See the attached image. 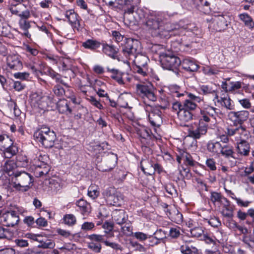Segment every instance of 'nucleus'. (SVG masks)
<instances>
[{
	"mask_svg": "<svg viewBox=\"0 0 254 254\" xmlns=\"http://www.w3.org/2000/svg\"><path fill=\"white\" fill-rule=\"evenodd\" d=\"M117 156L113 153H108L104 158V164L106 166L100 169L101 171H108L113 169L117 163Z\"/></svg>",
	"mask_w": 254,
	"mask_h": 254,
	"instance_id": "16",
	"label": "nucleus"
},
{
	"mask_svg": "<svg viewBox=\"0 0 254 254\" xmlns=\"http://www.w3.org/2000/svg\"><path fill=\"white\" fill-rule=\"evenodd\" d=\"M236 150L241 156H248L250 152V145L247 141L237 142Z\"/></svg>",
	"mask_w": 254,
	"mask_h": 254,
	"instance_id": "21",
	"label": "nucleus"
},
{
	"mask_svg": "<svg viewBox=\"0 0 254 254\" xmlns=\"http://www.w3.org/2000/svg\"><path fill=\"white\" fill-rule=\"evenodd\" d=\"M145 110L148 112V117L150 124L154 127L160 126L162 122L160 111L150 106H146Z\"/></svg>",
	"mask_w": 254,
	"mask_h": 254,
	"instance_id": "11",
	"label": "nucleus"
},
{
	"mask_svg": "<svg viewBox=\"0 0 254 254\" xmlns=\"http://www.w3.org/2000/svg\"><path fill=\"white\" fill-rule=\"evenodd\" d=\"M221 145L219 141L215 142L209 141L207 143V148L209 152L219 155Z\"/></svg>",
	"mask_w": 254,
	"mask_h": 254,
	"instance_id": "34",
	"label": "nucleus"
},
{
	"mask_svg": "<svg viewBox=\"0 0 254 254\" xmlns=\"http://www.w3.org/2000/svg\"><path fill=\"white\" fill-rule=\"evenodd\" d=\"M249 117V112L246 110L231 111L228 114V119L236 126L242 125L248 120Z\"/></svg>",
	"mask_w": 254,
	"mask_h": 254,
	"instance_id": "9",
	"label": "nucleus"
},
{
	"mask_svg": "<svg viewBox=\"0 0 254 254\" xmlns=\"http://www.w3.org/2000/svg\"><path fill=\"white\" fill-rule=\"evenodd\" d=\"M177 160L179 164L181 161H183L187 165L191 166L194 165V161L191 155L185 151H183L180 155H177Z\"/></svg>",
	"mask_w": 254,
	"mask_h": 254,
	"instance_id": "25",
	"label": "nucleus"
},
{
	"mask_svg": "<svg viewBox=\"0 0 254 254\" xmlns=\"http://www.w3.org/2000/svg\"><path fill=\"white\" fill-rule=\"evenodd\" d=\"M17 190L26 191L29 188V185L32 183L31 176L24 171L17 170Z\"/></svg>",
	"mask_w": 254,
	"mask_h": 254,
	"instance_id": "8",
	"label": "nucleus"
},
{
	"mask_svg": "<svg viewBox=\"0 0 254 254\" xmlns=\"http://www.w3.org/2000/svg\"><path fill=\"white\" fill-rule=\"evenodd\" d=\"M51 99L47 95H43L42 93H34L30 96V103L34 107L44 110L48 106Z\"/></svg>",
	"mask_w": 254,
	"mask_h": 254,
	"instance_id": "6",
	"label": "nucleus"
},
{
	"mask_svg": "<svg viewBox=\"0 0 254 254\" xmlns=\"http://www.w3.org/2000/svg\"><path fill=\"white\" fill-rule=\"evenodd\" d=\"M233 154L234 151L232 146L227 145H221L219 154L224 156L225 158H229L230 157H233Z\"/></svg>",
	"mask_w": 254,
	"mask_h": 254,
	"instance_id": "35",
	"label": "nucleus"
},
{
	"mask_svg": "<svg viewBox=\"0 0 254 254\" xmlns=\"http://www.w3.org/2000/svg\"><path fill=\"white\" fill-rule=\"evenodd\" d=\"M7 7L12 14H16V0H7Z\"/></svg>",
	"mask_w": 254,
	"mask_h": 254,
	"instance_id": "63",
	"label": "nucleus"
},
{
	"mask_svg": "<svg viewBox=\"0 0 254 254\" xmlns=\"http://www.w3.org/2000/svg\"><path fill=\"white\" fill-rule=\"evenodd\" d=\"M137 94L144 101L155 102L157 100V90L150 83H142L136 85Z\"/></svg>",
	"mask_w": 254,
	"mask_h": 254,
	"instance_id": "3",
	"label": "nucleus"
},
{
	"mask_svg": "<svg viewBox=\"0 0 254 254\" xmlns=\"http://www.w3.org/2000/svg\"><path fill=\"white\" fill-rule=\"evenodd\" d=\"M201 120L199 123L189 129V136L194 138L199 139L202 135L206 134L207 130V125L204 124Z\"/></svg>",
	"mask_w": 254,
	"mask_h": 254,
	"instance_id": "12",
	"label": "nucleus"
},
{
	"mask_svg": "<svg viewBox=\"0 0 254 254\" xmlns=\"http://www.w3.org/2000/svg\"><path fill=\"white\" fill-rule=\"evenodd\" d=\"M181 234L179 227L171 228L169 231V235L172 238H177Z\"/></svg>",
	"mask_w": 254,
	"mask_h": 254,
	"instance_id": "62",
	"label": "nucleus"
},
{
	"mask_svg": "<svg viewBox=\"0 0 254 254\" xmlns=\"http://www.w3.org/2000/svg\"><path fill=\"white\" fill-rule=\"evenodd\" d=\"M6 65V69L9 71L14 69L16 65V56L15 55H10L7 56Z\"/></svg>",
	"mask_w": 254,
	"mask_h": 254,
	"instance_id": "44",
	"label": "nucleus"
},
{
	"mask_svg": "<svg viewBox=\"0 0 254 254\" xmlns=\"http://www.w3.org/2000/svg\"><path fill=\"white\" fill-rule=\"evenodd\" d=\"M103 52L109 56L115 58L117 51L115 47L108 44H105L103 46Z\"/></svg>",
	"mask_w": 254,
	"mask_h": 254,
	"instance_id": "43",
	"label": "nucleus"
},
{
	"mask_svg": "<svg viewBox=\"0 0 254 254\" xmlns=\"http://www.w3.org/2000/svg\"><path fill=\"white\" fill-rule=\"evenodd\" d=\"M181 252L183 254H193L197 251V249L194 247L191 249L188 245H183L180 248Z\"/></svg>",
	"mask_w": 254,
	"mask_h": 254,
	"instance_id": "51",
	"label": "nucleus"
},
{
	"mask_svg": "<svg viewBox=\"0 0 254 254\" xmlns=\"http://www.w3.org/2000/svg\"><path fill=\"white\" fill-rule=\"evenodd\" d=\"M102 228L104 229V233L107 235L108 238L114 236V233L113 232L114 225L113 223L106 221L103 224Z\"/></svg>",
	"mask_w": 254,
	"mask_h": 254,
	"instance_id": "41",
	"label": "nucleus"
},
{
	"mask_svg": "<svg viewBox=\"0 0 254 254\" xmlns=\"http://www.w3.org/2000/svg\"><path fill=\"white\" fill-rule=\"evenodd\" d=\"M238 102L245 109H248L251 107V103L250 100L247 98L239 99Z\"/></svg>",
	"mask_w": 254,
	"mask_h": 254,
	"instance_id": "64",
	"label": "nucleus"
},
{
	"mask_svg": "<svg viewBox=\"0 0 254 254\" xmlns=\"http://www.w3.org/2000/svg\"><path fill=\"white\" fill-rule=\"evenodd\" d=\"M82 46L85 49L94 51L100 47L101 43L96 40L91 39L83 42Z\"/></svg>",
	"mask_w": 254,
	"mask_h": 254,
	"instance_id": "27",
	"label": "nucleus"
},
{
	"mask_svg": "<svg viewBox=\"0 0 254 254\" xmlns=\"http://www.w3.org/2000/svg\"><path fill=\"white\" fill-rule=\"evenodd\" d=\"M241 86V82L240 81L231 82L228 85V92H233L239 89Z\"/></svg>",
	"mask_w": 254,
	"mask_h": 254,
	"instance_id": "54",
	"label": "nucleus"
},
{
	"mask_svg": "<svg viewBox=\"0 0 254 254\" xmlns=\"http://www.w3.org/2000/svg\"><path fill=\"white\" fill-rule=\"evenodd\" d=\"M58 107L59 112L62 113H65L67 112L70 113L71 112V109L69 108L68 105L65 101L59 103L58 104Z\"/></svg>",
	"mask_w": 254,
	"mask_h": 254,
	"instance_id": "52",
	"label": "nucleus"
},
{
	"mask_svg": "<svg viewBox=\"0 0 254 254\" xmlns=\"http://www.w3.org/2000/svg\"><path fill=\"white\" fill-rule=\"evenodd\" d=\"M5 216H4L3 215V217L4 218V220L6 222H7V225L9 226H13L16 224L14 221H11V219H14L16 217V213L14 211H12L10 212H8L7 214H5Z\"/></svg>",
	"mask_w": 254,
	"mask_h": 254,
	"instance_id": "46",
	"label": "nucleus"
},
{
	"mask_svg": "<svg viewBox=\"0 0 254 254\" xmlns=\"http://www.w3.org/2000/svg\"><path fill=\"white\" fill-rule=\"evenodd\" d=\"M65 90L60 85H57L53 88L54 94L58 97H62L65 94Z\"/></svg>",
	"mask_w": 254,
	"mask_h": 254,
	"instance_id": "58",
	"label": "nucleus"
},
{
	"mask_svg": "<svg viewBox=\"0 0 254 254\" xmlns=\"http://www.w3.org/2000/svg\"><path fill=\"white\" fill-rule=\"evenodd\" d=\"M123 226H121V232L123 234L127 236H132L133 232H132V228L131 225L129 223H127L126 222Z\"/></svg>",
	"mask_w": 254,
	"mask_h": 254,
	"instance_id": "47",
	"label": "nucleus"
},
{
	"mask_svg": "<svg viewBox=\"0 0 254 254\" xmlns=\"http://www.w3.org/2000/svg\"><path fill=\"white\" fill-rule=\"evenodd\" d=\"M169 92L168 94L174 99L175 97H190L195 101H199L200 100V97L198 96H195L194 95L189 93L188 92H181V88L176 85H172L168 87Z\"/></svg>",
	"mask_w": 254,
	"mask_h": 254,
	"instance_id": "10",
	"label": "nucleus"
},
{
	"mask_svg": "<svg viewBox=\"0 0 254 254\" xmlns=\"http://www.w3.org/2000/svg\"><path fill=\"white\" fill-rule=\"evenodd\" d=\"M178 116L182 124L189 122L192 119V114L191 112L184 108L178 112Z\"/></svg>",
	"mask_w": 254,
	"mask_h": 254,
	"instance_id": "28",
	"label": "nucleus"
},
{
	"mask_svg": "<svg viewBox=\"0 0 254 254\" xmlns=\"http://www.w3.org/2000/svg\"><path fill=\"white\" fill-rule=\"evenodd\" d=\"M222 210V215L226 217L231 218L233 216V206L230 204L229 205H224Z\"/></svg>",
	"mask_w": 254,
	"mask_h": 254,
	"instance_id": "50",
	"label": "nucleus"
},
{
	"mask_svg": "<svg viewBox=\"0 0 254 254\" xmlns=\"http://www.w3.org/2000/svg\"><path fill=\"white\" fill-rule=\"evenodd\" d=\"M125 40L124 43L122 44L124 55L129 58L134 57L140 52L139 42L136 40L131 38H125Z\"/></svg>",
	"mask_w": 254,
	"mask_h": 254,
	"instance_id": "5",
	"label": "nucleus"
},
{
	"mask_svg": "<svg viewBox=\"0 0 254 254\" xmlns=\"http://www.w3.org/2000/svg\"><path fill=\"white\" fill-rule=\"evenodd\" d=\"M112 219L117 224L122 226L128 220V216L124 210H116L113 212Z\"/></svg>",
	"mask_w": 254,
	"mask_h": 254,
	"instance_id": "19",
	"label": "nucleus"
},
{
	"mask_svg": "<svg viewBox=\"0 0 254 254\" xmlns=\"http://www.w3.org/2000/svg\"><path fill=\"white\" fill-rule=\"evenodd\" d=\"M218 111L219 110L215 107L207 104H204L200 110L201 116L200 120L208 123L210 120L209 117H215L218 114Z\"/></svg>",
	"mask_w": 254,
	"mask_h": 254,
	"instance_id": "15",
	"label": "nucleus"
},
{
	"mask_svg": "<svg viewBox=\"0 0 254 254\" xmlns=\"http://www.w3.org/2000/svg\"><path fill=\"white\" fill-rule=\"evenodd\" d=\"M191 237H199L203 233V230L200 227H195L190 230Z\"/></svg>",
	"mask_w": 254,
	"mask_h": 254,
	"instance_id": "55",
	"label": "nucleus"
},
{
	"mask_svg": "<svg viewBox=\"0 0 254 254\" xmlns=\"http://www.w3.org/2000/svg\"><path fill=\"white\" fill-rule=\"evenodd\" d=\"M200 91L203 94L207 95L211 94L214 95V99H218V94L213 88L209 85H203L200 87Z\"/></svg>",
	"mask_w": 254,
	"mask_h": 254,
	"instance_id": "38",
	"label": "nucleus"
},
{
	"mask_svg": "<svg viewBox=\"0 0 254 254\" xmlns=\"http://www.w3.org/2000/svg\"><path fill=\"white\" fill-rule=\"evenodd\" d=\"M224 190L227 194L231 197L233 199L235 200L238 206L241 207H248L250 203H251V201H243L240 198H238L235 196V195L234 192H233L231 190H229L227 189L226 188H224Z\"/></svg>",
	"mask_w": 254,
	"mask_h": 254,
	"instance_id": "29",
	"label": "nucleus"
},
{
	"mask_svg": "<svg viewBox=\"0 0 254 254\" xmlns=\"http://www.w3.org/2000/svg\"><path fill=\"white\" fill-rule=\"evenodd\" d=\"M19 24L20 28L24 31L22 35H24L27 38H30L31 35L28 31V29L30 27L29 23L24 18H21L19 20Z\"/></svg>",
	"mask_w": 254,
	"mask_h": 254,
	"instance_id": "36",
	"label": "nucleus"
},
{
	"mask_svg": "<svg viewBox=\"0 0 254 254\" xmlns=\"http://www.w3.org/2000/svg\"><path fill=\"white\" fill-rule=\"evenodd\" d=\"M88 248L95 253H100L101 250V245L99 243L91 242L88 243Z\"/></svg>",
	"mask_w": 254,
	"mask_h": 254,
	"instance_id": "53",
	"label": "nucleus"
},
{
	"mask_svg": "<svg viewBox=\"0 0 254 254\" xmlns=\"http://www.w3.org/2000/svg\"><path fill=\"white\" fill-rule=\"evenodd\" d=\"M189 99H186L183 103V108L184 109L191 111L194 110L196 107V104L195 102H200L201 101V99L200 98V100L199 101H195L192 99H191L190 97H188Z\"/></svg>",
	"mask_w": 254,
	"mask_h": 254,
	"instance_id": "33",
	"label": "nucleus"
},
{
	"mask_svg": "<svg viewBox=\"0 0 254 254\" xmlns=\"http://www.w3.org/2000/svg\"><path fill=\"white\" fill-rule=\"evenodd\" d=\"M108 202L113 206H121L123 203L122 195L119 192H116L109 195L107 197Z\"/></svg>",
	"mask_w": 254,
	"mask_h": 254,
	"instance_id": "23",
	"label": "nucleus"
},
{
	"mask_svg": "<svg viewBox=\"0 0 254 254\" xmlns=\"http://www.w3.org/2000/svg\"><path fill=\"white\" fill-rule=\"evenodd\" d=\"M133 237L140 241H144L147 239L148 235L141 232H136L133 234Z\"/></svg>",
	"mask_w": 254,
	"mask_h": 254,
	"instance_id": "60",
	"label": "nucleus"
},
{
	"mask_svg": "<svg viewBox=\"0 0 254 254\" xmlns=\"http://www.w3.org/2000/svg\"><path fill=\"white\" fill-rule=\"evenodd\" d=\"M63 220L64 224L68 226L74 225L76 222L75 217L71 214L65 215L63 218Z\"/></svg>",
	"mask_w": 254,
	"mask_h": 254,
	"instance_id": "49",
	"label": "nucleus"
},
{
	"mask_svg": "<svg viewBox=\"0 0 254 254\" xmlns=\"http://www.w3.org/2000/svg\"><path fill=\"white\" fill-rule=\"evenodd\" d=\"M41 167L35 168V174L37 177H41L47 175L50 171V167L48 164H42Z\"/></svg>",
	"mask_w": 254,
	"mask_h": 254,
	"instance_id": "32",
	"label": "nucleus"
},
{
	"mask_svg": "<svg viewBox=\"0 0 254 254\" xmlns=\"http://www.w3.org/2000/svg\"><path fill=\"white\" fill-rule=\"evenodd\" d=\"M16 164L13 161L7 162L5 165V169L9 176L16 177Z\"/></svg>",
	"mask_w": 254,
	"mask_h": 254,
	"instance_id": "39",
	"label": "nucleus"
},
{
	"mask_svg": "<svg viewBox=\"0 0 254 254\" xmlns=\"http://www.w3.org/2000/svg\"><path fill=\"white\" fill-rule=\"evenodd\" d=\"M160 61L163 68L173 71H177L181 63L178 57L171 54L164 53L160 54Z\"/></svg>",
	"mask_w": 254,
	"mask_h": 254,
	"instance_id": "4",
	"label": "nucleus"
},
{
	"mask_svg": "<svg viewBox=\"0 0 254 254\" xmlns=\"http://www.w3.org/2000/svg\"><path fill=\"white\" fill-rule=\"evenodd\" d=\"M183 68L188 71L194 72L196 71L198 67V65L193 61L186 59H184L181 63Z\"/></svg>",
	"mask_w": 254,
	"mask_h": 254,
	"instance_id": "22",
	"label": "nucleus"
},
{
	"mask_svg": "<svg viewBox=\"0 0 254 254\" xmlns=\"http://www.w3.org/2000/svg\"><path fill=\"white\" fill-rule=\"evenodd\" d=\"M107 69L110 73V77L116 80L119 84L123 85L125 84L126 81H129V78L127 74L115 68L108 67Z\"/></svg>",
	"mask_w": 254,
	"mask_h": 254,
	"instance_id": "13",
	"label": "nucleus"
},
{
	"mask_svg": "<svg viewBox=\"0 0 254 254\" xmlns=\"http://www.w3.org/2000/svg\"><path fill=\"white\" fill-rule=\"evenodd\" d=\"M48 160V157L46 155H39L38 156L36 157L32 161V163L33 166L36 168L37 167H41L42 164H47Z\"/></svg>",
	"mask_w": 254,
	"mask_h": 254,
	"instance_id": "37",
	"label": "nucleus"
},
{
	"mask_svg": "<svg viewBox=\"0 0 254 254\" xmlns=\"http://www.w3.org/2000/svg\"><path fill=\"white\" fill-rule=\"evenodd\" d=\"M88 101L90 102V103L97 108L99 109H103V106L100 103V101L97 100L95 97L93 96H90L89 98H88Z\"/></svg>",
	"mask_w": 254,
	"mask_h": 254,
	"instance_id": "59",
	"label": "nucleus"
},
{
	"mask_svg": "<svg viewBox=\"0 0 254 254\" xmlns=\"http://www.w3.org/2000/svg\"><path fill=\"white\" fill-rule=\"evenodd\" d=\"M250 136V132L243 126H240L238 127L237 142L247 141Z\"/></svg>",
	"mask_w": 254,
	"mask_h": 254,
	"instance_id": "24",
	"label": "nucleus"
},
{
	"mask_svg": "<svg viewBox=\"0 0 254 254\" xmlns=\"http://www.w3.org/2000/svg\"><path fill=\"white\" fill-rule=\"evenodd\" d=\"M55 244L51 240H47L44 242H41V244L38 246L39 247L44 249H53L54 248Z\"/></svg>",
	"mask_w": 254,
	"mask_h": 254,
	"instance_id": "61",
	"label": "nucleus"
},
{
	"mask_svg": "<svg viewBox=\"0 0 254 254\" xmlns=\"http://www.w3.org/2000/svg\"><path fill=\"white\" fill-rule=\"evenodd\" d=\"M160 101L161 107L163 109H165L173 102V99L168 94L167 95H161L160 98Z\"/></svg>",
	"mask_w": 254,
	"mask_h": 254,
	"instance_id": "42",
	"label": "nucleus"
},
{
	"mask_svg": "<svg viewBox=\"0 0 254 254\" xmlns=\"http://www.w3.org/2000/svg\"><path fill=\"white\" fill-rule=\"evenodd\" d=\"M143 28L154 36L167 37L168 33L179 29L178 25L167 22L161 14L151 13L147 15L142 23Z\"/></svg>",
	"mask_w": 254,
	"mask_h": 254,
	"instance_id": "1",
	"label": "nucleus"
},
{
	"mask_svg": "<svg viewBox=\"0 0 254 254\" xmlns=\"http://www.w3.org/2000/svg\"><path fill=\"white\" fill-rule=\"evenodd\" d=\"M132 58H134V70L137 73L145 76L146 74V66L149 61L148 58L145 55L140 54L139 53Z\"/></svg>",
	"mask_w": 254,
	"mask_h": 254,
	"instance_id": "7",
	"label": "nucleus"
},
{
	"mask_svg": "<svg viewBox=\"0 0 254 254\" xmlns=\"http://www.w3.org/2000/svg\"><path fill=\"white\" fill-rule=\"evenodd\" d=\"M100 194L99 188L95 185L92 184L88 189V195L92 199L96 198Z\"/></svg>",
	"mask_w": 254,
	"mask_h": 254,
	"instance_id": "40",
	"label": "nucleus"
},
{
	"mask_svg": "<svg viewBox=\"0 0 254 254\" xmlns=\"http://www.w3.org/2000/svg\"><path fill=\"white\" fill-rule=\"evenodd\" d=\"M50 188L53 191L57 193L63 188V185L58 181L51 180L50 181Z\"/></svg>",
	"mask_w": 254,
	"mask_h": 254,
	"instance_id": "48",
	"label": "nucleus"
},
{
	"mask_svg": "<svg viewBox=\"0 0 254 254\" xmlns=\"http://www.w3.org/2000/svg\"><path fill=\"white\" fill-rule=\"evenodd\" d=\"M28 160L25 154H19L17 155V168H25L28 166Z\"/></svg>",
	"mask_w": 254,
	"mask_h": 254,
	"instance_id": "45",
	"label": "nucleus"
},
{
	"mask_svg": "<svg viewBox=\"0 0 254 254\" xmlns=\"http://www.w3.org/2000/svg\"><path fill=\"white\" fill-rule=\"evenodd\" d=\"M203 72L205 74L207 75H216L219 72V70L215 68L206 66L203 67Z\"/></svg>",
	"mask_w": 254,
	"mask_h": 254,
	"instance_id": "56",
	"label": "nucleus"
},
{
	"mask_svg": "<svg viewBox=\"0 0 254 254\" xmlns=\"http://www.w3.org/2000/svg\"><path fill=\"white\" fill-rule=\"evenodd\" d=\"M64 15L74 31H79L81 30L82 27L80 23L79 16L73 9L66 11Z\"/></svg>",
	"mask_w": 254,
	"mask_h": 254,
	"instance_id": "14",
	"label": "nucleus"
},
{
	"mask_svg": "<svg viewBox=\"0 0 254 254\" xmlns=\"http://www.w3.org/2000/svg\"><path fill=\"white\" fill-rule=\"evenodd\" d=\"M64 95H65L66 97L70 99L74 104L77 103L75 95L71 89L68 88L65 91V94Z\"/></svg>",
	"mask_w": 254,
	"mask_h": 254,
	"instance_id": "57",
	"label": "nucleus"
},
{
	"mask_svg": "<svg viewBox=\"0 0 254 254\" xmlns=\"http://www.w3.org/2000/svg\"><path fill=\"white\" fill-rule=\"evenodd\" d=\"M36 140L41 143L45 148H51L54 145L56 135L53 131L50 130L48 127H42L36 131L34 134Z\"/></svg>",
	"mask_w": 254,
	"mask_h": 254,
	"instance_id": "2",
	"label": "nucleus"
},
{
	"mask_svg": "<svg viewBox=\"0 0 254 254\" xmlns=\"http://www.w3.org/2000/svg\"><path fill=\"white\" fill-rule=\"evenodd\" d=\"M240 19L244 23L245 25L250 29L254 28V21L252 18L247 13H242L239 15Z\"/></svg>",
	"mask_w": 254,
	"mask_h": 254,
	"instance_id": "30",
	"label": "nucleus"
},
{
	"mask_svg": "<svg viewBox=\"0 0 254 254\" xmlns=\"http://www.w3.org/2000/svg\"><path fill=\"white\" fill-rule=\"evenodd\" d=\"M229 17L228 15H219L216 17L215 20L216 25L215 28L217 31H222L226 29L228 26Z\"/></svg>",
	"mask_w": 254,
	"mask_h": 254,
	"instance_id": "20",
	"label": "nucleus"
},
{
	"mask_svg": "<svg viewBox=\"0 0 254 254\" xmlns=\"http://www.w3.org/2000/svg\"><path fill=\"white\" fill-rule=\"evenodd\" d=\"M154 159L148 157L142 159L140 162V166L142 171L147 175H152L154 174L153 168Z\"/></svg>",
	"mask_w": 254,
	"mask_h": 254,
	"instance_id": "18",
	"label": "nucleus"
},
{
	"mask_svg": "<svg viewBox=\"0 0 254 254\" xmlns=\"http://www.w3.org/2000/svg\"><path fill=\"white\" fill-rule=\"evenodd\" d=\"M218 103H220L222 107L227 110H232L234 109L235 105L232 100L229 97H224L216 99Z\"/></svg>",
	"mask_w": 254,
	"mask_h": 254,
	"instance_id": "26",
	"label": "nucleus"
},
{
	"mask_svg": "<svg viewBox=\"0 0 254 254\" xmlns=\"http://www.w3.org/2000/svg\"><path fill=\"white\" fill-rule=\"evenodd\" d=\"M76 204L79 207L82 214L88 213L90 211V204L83 199H80L77 201Z\"/></svg>",
	"mask_w": 254,
	"mask_h": 254,
	"instance_id": "31",
	"label": "nucleus"
},
{
	"mask_svg": "<svg viewBox=\"0 0 254 254\" xmlns=\"http://www.w3.org/2000/svg\"><path fill=\"white\" fill-rule=\"evenodd\" d=\"M4 141L3 148H4V154L6 158H10L15 154L14 150H12L11 146L13 145V141L9 139L8 136L5 137L0 134V143Z\"/></svg>",
	"mask_w": 254,
	"mask_h": 254,
	"instance_id": "17",
	"label": "nucleus"
}]
</instances>
